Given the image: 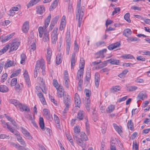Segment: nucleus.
I'll use <instances>...</instances> for the list:
<instances>
[{"label": "nucleus", "mask_w": 150, "mask_h": 150, "mask_svg": "<svg viewBox=\"0 0 150 150\" xmlns=\"http://www.w3.org/2000/svg\"><path fill=\"white\" fill-rule=\"evenodd\" d=\"M86 5V3L83 0H78L76 10V15L77 17L84 16Z\"/></svg>", "instance_id": "1"}, {"label": "nucleus", "mask_w": 150, "mask_h": 150, "mask_svg": "<svg viewBox=\"0 0 150 150\" xmlns=\"http://www.w3.org/2000/svg\"><path fill=\"white\" fill-rule=\"evenodd\" d=\"M36 67L39 68V69L41 68L42 70V74L44 76L45 75V62L43 59H41L37 61Z\"/></svg>", "instance_id": "2"}, {"label": "nucleus", "mask_w": 150, "mask_h": 150, "mask_svg": "<svg viewBox=\"0 0 150 150\" xmlns=\"http://www.w3.org/2000/svg\"><path fill=\"white\" fill-rule=\"evenodd\" d=\"M58 29L57 28L55 27L52 31L51 34V38L52 43L54 44H55L57 40L58 33Z\"/></svg>", "instance_id": "3"}, {"label": "nucleus", "mask_w": 150, "mask_h": 150, "mask_svg": "<svg viewBox=\"0 0 150 150\" xmlns=\"http://www.w3.org/2000/svg\"><path fill=\"white\" fill-rule=\"evenodd\" d=\"M20 43V42H19L13 40V41L11 42L8 44V45H9V47H10V48L9 52L16 50L18 48Z\"/></svg>", "instance_id": "4"}, {"label": "nucleus", "mask_w": 150, "mask_h": 150, "mask_svg": "<svg viewBox=\"0 0 150 150\" xmlns=\"http://www.w3.org/2000/svg\"><path fill=\"white\" fill-rule=\"evenodd\" d=\"M41 89L39 86H37L36 87V92L37 96L39 98L42 103L44 105L46 104V102L44 97L43 95L41 93Z\"/></svg>", "instance_id": "5"}, {"label": "nucleus", "mask_w": 150, "mask_h": 150, "mask_svg": "<svg viewBox=\"0 0 150 150\" xmlns=\"http://www.w3.org/2000/svg\"><path fill=\"white\" fill-rule=\"evenodd\" d=\"M65 96L64 98V101L65 105L66 106V107L64 110V112L68 110V108L69 107L70 103H71L70 97L69 95L68 94L65 95Z\"/></svg>", "instance_id": "6"}, {"label": "nucleus", "mask_w": 150, "mask_h": 150, "mask_svg": "<svg viewBox=\"0 0 150 150\" xmlns=\"http://www.w3.org/2000/svg\"><path fill=\"white\" fill-rule=\"evenodd\" d=\"M64 83L65 87L68 88L69 87V83L70 82L69 78L68 71L65 70L64 71Z\"/></svg>", "instance_id": "7"}, {"label": "nucleus", "mask_w": 150, "mask_h": 150, "mask_svg": "<svg viewBox=\"0 0 150 150\" xmlns=\"http://www.w3.org/2000/svg\"><path fill=\"white\" fill-rule=\"evenodd\" d=\"M8 143L11 146L15 147L19 150H24V147H22L17 143H15L13 142L8 141Z\"/></svg>", "instance_id": "8"}, {"label": "nucleus", "mask_w": 150, "mask_h": 150, "mask_svg": "<svg viewBox=\"0 0 150 150\" xmlns=\"http://www.w3.org/2000/svg\"><path fill=\"white\" fill-rule=\"evenodd\" d=\"M23 75L26 84L28 87H30V80L28 72L26 70H24Z\"/></svg>", "instance_id": "9"}, {"label": "nucleus", "mask_w": 150, "mask_h": 150, "mask_svg": "<svg viewBox=\"0 0 150 150\" xmlns=\"http://www.w3.org/2000/svg\"><path fill=\"white\" fill-rule=\"evenodd\" d=\"M57 96L59 98H62L64 94V91L62 86H60L59 88L57 89Z\"/></svg>", "instance_id": "10"}, {"label": "nucleus", "mask_w": 150, "mask_h": 150, "mask_svg": "<svg viewBox=\"0 0 150 150\" xmlns=\"http://www.w3.org/2000/svg\"><path fill=\"white\" fill-rule=\"evenodd\" d=\"M66 17L63 16L61 20L60 24L59 29L61 31L63 30L65 27Z\"/></svg>", "instance_id": "11"}, {"label": "nucleus", "mask_w": 150, "mask_h": 150, "mask_svg": "<svg viewBox=\"0 0 150 150\" xmlns=\"http://www.w3.org/2000/svg\"><path fill=\"white\" fill-rule=\"evenodd\" d=\"M74 102L76 106L79 107L80 106V99L78 94L76 93L74 97Z\"/></svg>", "instance_id": "12"}, {"label": "nucleus", "mask_w": 150, "mask_h": 150, "mask_svg": "<svg viewBox=\"0 0 150 150\" xmlns=\"http://www.w3.org/2000/svg\"><path fill=\"white\" fill-rule=\"evenodd\" d=\"M29 22L28 21L25 22L23 23L22 30L23 32L24 33H26L28 32L29 29Z\"/></svg>", "instance_id": "13"}, {"label": "nucleus", "mask_w": 150, "mask_h": 150, "mask_svg": "<svg viewBox=\"0 0 150 150\" xmlns=\"http://www.w3.org/2000/svg\"><path fill=\"white\" fill-rule=\"evenodd\" d=\"M36 12L38 14H41L45 11V8L43 5H39L36 7Z\"/></svg>", "instance_id": "14"}, {"label": "nucleus", "mask_w": 150, "mask_h": 150, "mask_svg": "<svg viewBox=\"0 0 150 150\" xmlns=\"http://www.w3.org/2000/svg\"><path fill=\"white\" fill-rule=\"evenodd\" d=\"M59 16H55L52 20L51 21V24L50 26V30H52L55 24L57 23V22L59 19Z\"/></svg>", "instance_id": "15"}, {"label": "nucleus", "mask_w": 150, "mask_h": 150, "mask_svg": "<svg viewBox=\"0 0 150 150\" xmlns=\"http://www.w3.org/2000/svg\"><path fill=\"white\" fill-rule=\"evenodd\" d=\"M44 115L48 120L51 119L52 115L51 114L50 110L47 109L45 108L43 110Z\"/></svg>", "instance_id": "16"}, {"label": "nucleus", "mask_w": 150, "mask_h": 150, "mask_svg": "<svg viewBox=\"0 0 150 150\" xmlns=\"http://www.w3.org/2000/svg\"><path fill=\"white\" fill-rule=\"evenodd\" d=\"M52 54V50L50 47H48L47 49V54L46 55V58L48 63L50 64V61L51 59V57Z\"/></svg>", "instance_id": "17"}, {"label": "nucleus", "mask_w": 150, "mask_h": 150, "mask_svg": "<svg viewBox=\"0 0 150 150\" xmlns=\"http://www.w3.org/2000/svg\"><path fill=\"white\" fill-rule=\"evenodd\" d=\"M100 75L98 73H96L95 75V83L96 87L98 88L100 82Z\"/></svg>", "instance_id": "18"}, {"label": "nucleus", "mask_w": 150, "mask_h": 150, "mask_svg": "<svg viewBox=\"0 0 150 150\" xmlns=\"http://www.w3.org/2000/svg\"><path fill=\"white\" fill-rule=\"evenodd\" d=\"M18 108L19 110L21 111H30L29 108L25 105H22L20 103L18 105Z\"/></svg>", "instance_id": "19"}, {"label": "nucleus", "mask_w": 150, "mask_h": 150, "mask_svg": "<svg viewBox=\"0 0 150 150\" xmlns=\"http://www.w3.org/2000/svg\"><path fill=\"white\" fill-rule=\"evenodd\" d=\"M76 55L75 53H74L71 55V69H73L74 66L75 65L76 61Z\"/></svg>", "instance_id": "20"}, {"label": "nucleus", "mask_w": 150, "mask_h": 150, "mask_svg": "<svg viewBox=\"0 0 150 150\" xmlns=\"http://www.w3.org/2000/svg\"><path fill=\"white\" fill-rule=\"evenodd\" d=\"M146 95L144 91L141 92L137 96V99L139 100H143L146 98Z\"/></svg>", "instance_id": "21"}, {"label": "nucleus", "mask_w": 150, "mask_h": 150, "mask_svg": "<svg viewBox=\"0 0 150 150\" xmlns=\"http://www.w3.org/2000/svg\"><path fill=\"white\" fill-rule=\"evenodd\" d=\"M84 69H79L77 73L76 77V79H82L83 77Z\"/></svg>", "instance_id": "22"}, {"label": "nucleus", "mask_w": 150, "mask_h": 150, "mask_svg": "<svg viewBox=\"0 0 150 150\" xmlns=\"http://www.w3.org/2000/svg\"><path fill=\"white\" fill-rule=\"evenodd\" d=\"M17 139L18 142H19L23 146L22 147H24V150H27L28 149H26L25 147L26 146V144L23 140L22 139V137L20 135L16 137Z\"/></svg>", "instance_id": "23"}, {"label": "nucleus", "mask_w": 150, "mask_h": 150, "mask_svg": "<svg viewBox=\"0 0 150 150\" xmlns=\"http://www.w3.org/2000/svg\"><path fill=\"white\" fill-rule=\"evenodd\" d=\"M40 0H31L27 4V8H28L37 4Z\"/></svg>", "instance_id": "24"}, {"label": "nucleus", "mask_w": 150, "mask_h": 150, "mask_svg": "<svg viewBox=\"0 0 150 150\" xmlns=\"http://www.w3.org/2000/svg\"><path fill=\"white\" fill-rule=\"evenodd\" d=\"M19 8L17 7H12L10 10L9 15L13 16L15 14L16 12L18 11Z\"/></svg>", "instance_id": "25"}, {"label": "nucleus", "mask_w": 150, "mask_h": 150, "mask_svg": "<svg viewBox=\"0 0 150 150\" xmlns=\"http://www.w3.org/2000/svg\"><path fill=\"white\" fill-rule=\"evenodd\" d=\"M21 131L23 133L24 135L29 139H31L32 138V137L30 135V134L28 131L25 129L23 128H22L21 129Z\"/></svg>", "instance_id": "26"}, {"label": "nucleus", "mask_w": 150, "mask_h": 150, "mask_svg": "<svg viewBox=\"0 0 150 150\" xmlns=\"http://www.w3.org/2000/svg\"><path fill=\"white\" fill-rule=\"evenodd\" d=\"M132 32L130 29L127 28L125 29L123 32V35L127 37H129L131 34Z\"/></svg>", "instance_id": "27"}, {"label": "nucleus", "mask_w": 150, "mask_h": 150, "mask_svg": "<svg viewBox=\"0 0 150 150\" xmlns=\"http://www.w3.org/2000/svg\"><path fill=\"white\" fill-rule=\"evenodd\" d=\"M13 61L8 59L6 62V63L5 64L4 68L7 69L9 67H10L13 66Z\"/></svg>", "instance_id": "28"}, {"label": "nucleus", "mask_w": 150, "mask_h": 150, "mask_svg": "<svg viewBox=\"0 0 150 150\" xmlns=\"http://www.w3.org/2000/svg\"><path fill=\"white\" fill-rule=\"evenodd\" d=\"M120 45V43L117 42L113 44L109 45L108 47V48L109 50H112L118 47H119Z\"/></svg>", "instance_id": "29"}, {"label": "nucleus", "mask_w": 150, "mask_h": 150, "mask_svg": "<svg viewBox=\"0 0 150 150\" xmlns=\"http://www.w3.org/2000/svg\"><path fill=\"white\" fill-rule=\"evenodd\" d=\"M51 18V15L50 14L46 19L44 23V27L45 29H46L49 25V24L50 23Z\"/></svg>", "instance_id": "30"}, {"label": "nucleus", "mask_w": 150, "mask_h": 150, "mask_svg": "<svg viewBox=\"0 0 150 150\" xmlns=\"http://www.w3.org/2000/svg\"><path fill=\"white\" fill-rule=\"evenodd\" d=\"M112 125L115 129L119 134H122V130L121 127V126H118L115 123H113Z\"/></svg>", "instance_id": "31"}, {"label": "nucleus", "mask_w": 150, "mask_h": 150, "mask_svg": "<svg viewBox=\"0 0 150 150\" xmlns=\"http://www.w3.org/2000/svg\"><path fill=\"white\" fill-rule=\"evenodd\" d=\"M107 61V62H108L111 64L114 65H118L120 61L119 60L115 59L113 58L108 60Z\"/></svg>", "instance_id": "32"}, {"label": "nucleus", "mask_w": 150, "mask_h": 150, "mask_svg": "<svg viewBox=\"0 0 150 150\" xmlns=\"http://www.w3.org/2000/svg\"><path fill=\"white\" fill-rule=\"evenodd\" d=\"M74 139L76 140L77 142V143L82 148H83L84 146L82 140L80 139L77 136H74Z\"/></svg>", "instance_id": "33"}, {"label": "nucleus", "mask_w": 150, "mask_h": 150, "mask_svg": "<svg viewBox=\"0 0 150 150\" xmlns=\"http://www.w3.org/2000/svg\"><path fill=\"white\" fill-rule=\"evenodd\" d=\"M36 45L35 43H33L30 46L29 48L28 49V50L30 52V54H32V52L34 53V51L36 50Z\"/></svg>", "instance_id": "34"}, {"label": "nucleus", "mask_w": 150, "mask_h": 150, "mask_svg": "<svg viewBox=\"0 0 150 150\" xmlns=\"http://www.w3.org/2000/svg\"><path fill=\"white\" fill-rule=\"evenodd\" d=\"M121 88V86L119 85L114 86L111 89V91L112 92L114 93L120 91Z\"/></svg>", "instance_id": "35"}, {"label": "nucleus", "mask_w": 150, "mask_h": 150, "mask_svg": "<svg viewBox=\"0 0 150 150\" xmlns=\"http://www.w3.org/2000/svg\"><path fill=\"white\" fill-rule=\"evenodd\" d=\"M9 90L8 88L5 85H0V91L3 93H6Z\"/></svg>", "instance_id": "36"}, {"label": "nucleus", "mask_w": 150, "mask_h": 150, "mask_svg": "<svg viewBox=\"0 0 150 150\" xmlns=\"http://www.w3.org/2000/svg\"><path fill=\"white\" fill-rule=\"evenodd\" d=\"M127 90V91L132 92L136 90L137 87L135 86H129V85H126Z\"/></svg>", "instance_id": "37"}, {"label": "nucleus", "mask_w": 150, "mask_h": 150, "mask_svg": "<svg viewBox=\"0 0 150 150\" xmlns=\"http://www.w3.org/2000/svg\"><path fill=\"white\" fill-rule=\"evenodd\" d=\"M121 57L124 59H134V57L132 55L130 54H123L122 55Z\"/></svg>", "instance_id": "38"}, {"label": "nucleus", "mask_w": 150, "mask_h": 150, "mask_svg": "<svg viewBox=\"0 0 150 150\" xmlns=\"http://www.w3.org/2000/svg\"><path fill=\"white\" fill-rule=\"evenodd\" d=\"M115 107V105H110L108 107L106 110L107 112L108 113H110L112 112L114 110Z\"/></svg>", "instance_id": "39"}, {"label": "nucleus", "mask_w": 150, "mask_h": 150, "mask_svg": "<svg viewBox=\"0 0 150 150\" xmlns=\"http://www.w3.org/2000/svg\"><path fill=\"white\" fill-rule=\"evenodd\" d=\"M9 48V45L7 44L0 50V55L6 52Z\"/></svg>", "instance_id": "40"}, {"label": "nucleus", "mask_w": 150, "mask_h": 150, "mask_svg": "<svg viewBox=\"0 0 150 150\" xmlns=\"http://www.w3.org/2000/svg\"><path fill=\"white\" fill-rule=\"evenodd\" d=\"M9 102L13 104L17 108H18V105L20 103L19 101L14 99L10 100Z\"/></svg>", "instance_id": "41"}, {"label": "nucleus", "mask_w": 150, "mask_h": 150, "mask_svg": "<svg viewBox=\"0 0 150 150\" xmlns=\"http://www.w3.org/2000/svg\"><path fill=\"white\" fill-rule=\"evenodd\" d=\"M84 112L83 110H79L78 113L77 117L80 120H82L84 117Z\"/></svg>", "instance_id": "42"}, {"label": "nucleus", "mask_w": 150, "mask_h": 150, "mask_svg": "<svg viewBox=\"0 0 150 150\" xmlns=\"http://www.w3.org/2000/svg\"><path fill=\"white\" fill-rule=\"evenodd\" d=\"M59 1V0H54V1L50 7V10H52L56 7L58 4Z\"/></svg>", "instance_id": "43"}, {"label": "nucleus", "mask_w": 150, "mask_h": 150, "mask_svg": "<svg viewBox=\"0 0 150 150\" xmlns=\"http://www.w3.org/2000/svg\"><path fill=\"white\" fill-rule=\"evenodd\" d=\"M14 35L13 33H11L5 37L2 40V42H5L10 39Z\"/></svg>", "instance_id": "44"}, {"label": "nucleus", "mask_w": 150, "mask_h": 150, "mask_svg": "<svg viewBox=\"0 0 150 150\" xmlns=\"http://www.w3.org/2000/svg\"><path fill=\"white\" fill-rule=\"evenodd\" d=\"M54 118L55 122L56 124V125L58 128L60 127V124L59 122V119L58 117L55 115H54Z\"/></svg>", "instance_id": "45"}, {"label": "nucleus", "mask_w": 150, "mask_h": 150, "mask_svg": "<svg viewBox=\"0 0 150 150\" xmlns=\"http://www.w3.org/2000/svg\"><path fill=\"white\" fill-rule=\"evenodd\" d=\"M62 56L61 54H59L57 56L56 59V63L59 64L62 62Z\"/></svg>", "instance_id": "46"}, {"label": "nucleus", "mask_w": 150, "mask_h": 150, "mask_svg": "<svg viewBox=\"0 0 150 150\" xmlns=\"http://www.w3.org/2000/svg\"><path fill=\"white\" fill-rule=\"evenodd\" d=\"M39 125L41 129H43L44 128V123L43 119L42 117H40L39 118Z\"/></svg>", "instance_id": "47"}, {"label": "nucleus", "mask_w": 150, "mask_h": 150, "mask_svg": "<svg viewBox=\"0 0 150 150\" xmlns=\"http://www.w3.org/2000/svg\"><path fill=\"white\" fill-rule=\"evenodd\" d=\"M128 70L127 69H125L124 70L122 73L119 74L118 76L121 78H124L125 76V75L128 72Z\"/></svg>", "instance_id": "48"}, {"label": "nucleus", "mask_w": 150, "mask_h": 150, "mask_svg": "<svg viewBox=\"0 0 150 150\" xmlns=\"http://www.w3.org/2000/svg\"><path fill=\"white\" fill-rule=\"evenodd\" d=\"M127 125L128 128L131 130H132L134 129L133 123L131 120L128 121Z\"/></svg>", "instance_id": "49"}, {"label": "nucleus", "mask_w": 150, "mask_h": 150, "mask_svg": "<svg viewBox=\"0 0 150 150\" xmlns=\"http://www.w3.org/2000/svg\"><path fill=\"white\" fill-rule=\"evenodd\" d=\"M83 16H82L79 17V16L78 17H77V16L76 15V19L78 21V26L79 28L80 27L81 24L82 23V20L83 19Z\"/></svg>", "instance_id": "50"}, {"label": "nucleus", "mask_w": 150, "mask_h": 150, "mask_svg": "<svg viewBox=\"0 0 150 150\" xmlns=\"http://www.w3.org/2000/svg\"><path fill=\"white\" fill-rule=\"evenodd\" d=\"M84 60L83 58H81L80 59V62L79 65L80 69H84Z\"/></svg>", "instance_id": "51"}, {"label": "nucleus", "mask_w": 150, "mask_h": 150, "mask_svg": "<svg viewBox=\"0 0 150 150\" xmlns=\"http://www.w3.org/2000/svg\"><path fill=\"white\" fill-rule=\"evenodd\" d=\"M107 50L106 49H104L102 50H100L98 52V54L99 55V57L103 58L104 57V53L106 52Z\"/></svg>", "instance_id": "52"}, {"label": "nucleus", "mask_w": 150, "mask_h": 150, "mask_svg": "<svg viewBox=\"0 0 150 150\" xmlns=\"http://www.w3.org/2000/svg\"><path fill=\"white\" fill-rule=\"evenodd\" d=\"M43 40L44 42H47L49 41V37L48 33H46L44 34Z\"/></svg>", "instance_id": "53"}, {"label": "nucleus", "mask_w": 150, "mask_h": 150, "mask_svg": "<svg viewBox=\"0 0 150 150\" xmlns=\"http://www.w3.org/2000/svg\"><path fill=\"white\" fill-rule=\"evenodd\" d=\"M53 84L54 86L56 88V89L59 88L60 86H62L61 85H59L57 81L55 79L53 80Z\"/></svg>", "instance_id": "54"}, {"label": "nucleus", "mask_w": 150, "mask_h": 150, "mask_svg": "<svg viewBox=\"0 0 150 150\" xmlns=\"http://www.w3.org/2000/svg\"><path fill=\"white\" fill-rule=\"evenodd\" d=\"M21 63L22 64H23L25 62V60L26 58L25 55L24 54H22L21 56Z\"/></svg>", "instance_id": "55"}, {"label": "nucleus", "mask_w": 150, "mask_h": 150, "mask_svg": "<svg viewBox=\"0 0 150 150\" xmlns=\"http://www.w3.org/2000/svg\"><path fill=\"white\" fill-rule=\"evenodd\" d=\"M80 137L83 140L86 141L88 139L87 136L84 132H82L81 133Z\"/></svg>", "instance_id": "56"}, {"label": "nucleus", "mask_w": 150, "mask_h": 150, "mask_svg": "<svg viewBox=\"0 0 150 150\" xmlns=\"http://www.w3.org/2000/svg\"><path fill=\"white\" fill-rule=\"evenodd\" d=\"M39 33V36L40 38L42 37L43 33V28L42 27H40L38 29Z\"/></svg>", "instance_id": "57"}, {"label": "nucleus", "mask_w": 150, "mask_h": 150, "mask_svg": "<svg viewBox=\"0 0 150 150\" xmlns=\"http://www.w3.org/2000/svg\"><path fill=\"white\" fill-rule=\"evenodd\" d=\"M21 71V70L19 69L14 71L11 75L10 77L12 78L14 77L17 76L18 74Z\"/></svg>", "instance_id": "58"}, {"label": "nucleus", "mask_w": 150, "mask_h": 150, "mask_svg": "<svg viewBox=\"0 0 150 150\" xmlns=\"http://www.w3.org/2000/svg\"><path fill=\"white\" fill-rule=\"evenodd\" d=\"M138 39L136 37H129L128 38L126 39V40L129 42H131L134 41H137Z\"/></svg>", "instance_id": "59"}, {"label": "nucleus", "mask_w": 150, "mask_h": 150, "mask_svg": "<svg viewBox=\"0 0 150 150\" xmlns=\"http://www.w3.org/2000/svg\"><path fill=\"white\" fill-rule=\"evenodd\" d=\"M125 20L129 23L131 22V20L129 19V13H126L124 16Z\"/></svg>", "instance_id": "60"}, {"label": "nucleus", "mask_w": 150, "mask_h": 150, "mask_svg": "<svg viewBox=\"0 0 150 150\" xmlns=\"http://www.w3.org/2000/svg\"><path fill=\"white\" fill-rule=\"evenodd\" d=\"M17 78H14L11 81V86H15L17 83Z\"/></svg>", "instance_id": "61"}, {"label": "nucleus", "mask_w": 150, "mask_h": 150, "mask_svg": "<svg viewBox=\"0 0 150 150\" xmlns=\"http://www.w3.org/2000/svg\"><path fill=\"white\" fill-rule=\"evenodd\" d=\"M7 77V75L6 73L3 74L1 76V82H3L6 79Z\"/></svg>", "instance_id": "62"}, {"label": "nucleus", "mask_w": 150, "mask_h": 150, "mask_svg": "<svg viewBox=\"0 0 150 150\" xmlns=\"http://www.w3.org/2000/svg\"><path fill=\"white\" fill-rule=\"evenodd\" d=\"M85 93L86 96V98H90V96H91V91L89 90L86 89Z\"/></svg>", "instance_id": "63"}, {"label": "nucleus", "mask_w": 150, "mask_h": 150, "mask_svg": "<svg viewBox=\"0 0 150 150\" xmlns=\"http://www.w3.org/2000/svg\"><path fill=\"white\" fill-rule=\"evenodd\" d=\"M67 38L66 41V45L70 46L71 44V40L69 38V35H67Z\"/></svg>", "instance_id": "64"}]
</instances>
